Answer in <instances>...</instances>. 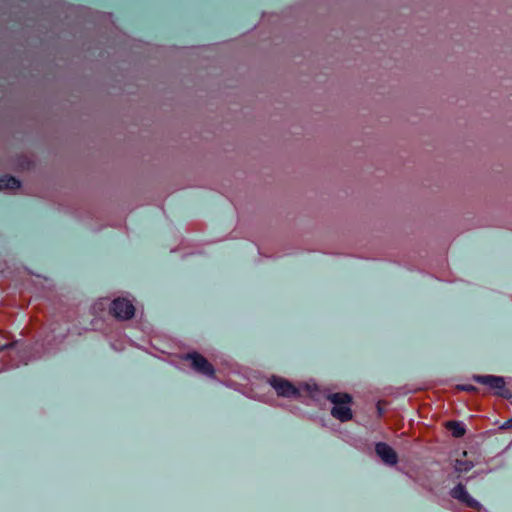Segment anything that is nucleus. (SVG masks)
Wrapping results in <instances>:
<instances>
[{"instance_id":"5","label":"nucleus","mask_w":512,"mask_h":512,"mask_svg":"<svg viewBox=\"0 0 512 512\" xmlns=\"http://www.w3.org/2000/svg\"><path fill=\"white\" fill-rule=\"evenodd\" d=\"M474 380L480 384L487 385L489 388L494 390L497 395L506 396V392H508L505 388V381L502 377L478 375L474 376Z\"/></svg>"},{"instance_id":"11","label":"nucleus","mask_w":512,"mask_h":512,"mask_svg":"<svg viewBox=\"0 0 512 512\" xmlns=\"http://www.w3.org/2000/svg\"><path fill=\"white\" fill-rule=\"evenodd\" d=\"M502 428L503 429H510V428H512V417L510 419H508L506 422L503 423Z\"/></svg>"},{"instance_id":"10","label":"nucleus","mask_w":512,"mask_h":512,"mask_svg":"<svg viewBox=\"0 0 512 512\" xmlns=\"http://www.w3.org/2000/svg\"><path fill=\"white\" fill-rule=\"evenodd\" d=\"M472 467L473 463L471 461L458 459L455 462V470L458 472H468Z\"/></svg>"},{"instance_id":"2","label":"nucleus","mask_w":512,"mask_h":512,"mask_svg":"<svg viewBox=\"0 0 512 512\" xmlns=\"http://www.w3.org/2000/svg\"><path fill=\"white\" fill-rule=\"evenodd\" d=\"M111 313L117 319L128 320L134 316L135 307L126 298H116L111 304Z\"/></svg>"},{"instance_id":"8","label":"nucleus","mask_w":512,"mask_h":512,"mask_svg":"<svg viewBox=\"0 0 512 512\" xmlns=\"http://www.w3.org/2000/svg\"><path fill=\"white\" fill-rule=\"evenodd\" d=\"M20 188V182L14 177L0 178V191H14Z\"/></svg>"},{"instance_id":"9","label":"nucleus","mask_w":512,"mask_h":512,"mask_svg":"<svg viewBox=\"0 0 512 512\" xmlns=\"http://www.w3.org/2000/svg\"><path fill=\"white\" fill-rule=\"evenodd\" d=\"M447 428L454 437H461L465 434V427L462 423L450 421L447 423Z\"/></svg>"},{"instance_id":"12","label":"nucleus","mask_w":512,"mask_h":512,"mask_svg":"<svg viewBox=\"0 0 512 512\" xmlns=\"http://www.w3.org/2000/svg\"><path fill=\"white\" fill-rule=\"evenodd\" d=\"M462 389L465 391H474L475 387H473L472 385H466V386H462Z\"/></svg>"},{"instance_id":"6","label":"nucleus","mask_w":512,"mask_h":512,"mask_svg":"<svg viewBox=\"0 0 512 512\" xmlns=\"http://www.w3.org/2000/svg\"><path fill=\"white\" fill-rule=\"evenodd\" d=\"M451 496L454 498V499H457L459 500L460 502L464 503L465 505H467L468 507L470 508H474V509H477L480 507V504L474 499L472 498L468 492L466 491V488L464 485L462 484H458L456 485L452 490H451Z\"/></svg>"},{"instance_id":"1","label":"nucleus","mask_w":512,"mask_h":512,"mask_svg":"<svg viewBox=\"0 0 512 512\" xmlns=\"http://www.w3.org/2000/svg\"><path fill=\"white\" fill-rule=\"evenodd\" d=\"M328 400L334 405L331 414L334 418L341 422H346L352 419V410L350 403L352 397L347 393H333L328 396Z\"/></svg>"},{"instance_id":"3","label":"nucleus","mask_w":512,"mask_h":512,"mask_svg":"<svg viewBox=\"0 0 512 512\" xmlns=\"http://www.w3.org/2000/svg\"><path fill=\"white\" fill-rule=\"evenodd\" d=\"M269 383L279 396L296 398L299 396V390L284 378L272 376Z\"/></svg>"},{"instance_id":"4","label":"nucleus","mask_w":512,"mask_h":512,"mask_svg":"<svg viewBox=\"0 0 512 512\" xmlns=\"http://www.w3.org/2000/svg\"><path fill=\"white\" fill-rule=\"evenodd\" d=\"M186 359L191 361V366L196 372L209 377L214 376V367L201 354L196 352L190 353L186 356Z\"/></svg>"},{"instance_id":"7","label":"nucleus","mask_w":512,"mask_h":512,"mask_svg":"<svg viewBox=\"0 0 512 512\" xmlns=\"http://www.w3.org/2000/svg\"><path fill=\"white\" fill-rule=\"evenodd\" d=\"M375 451L384 463L388 465H395L397 463V454L388 444L383 442L377 443Z\"/></svg>"}]
</instances>
